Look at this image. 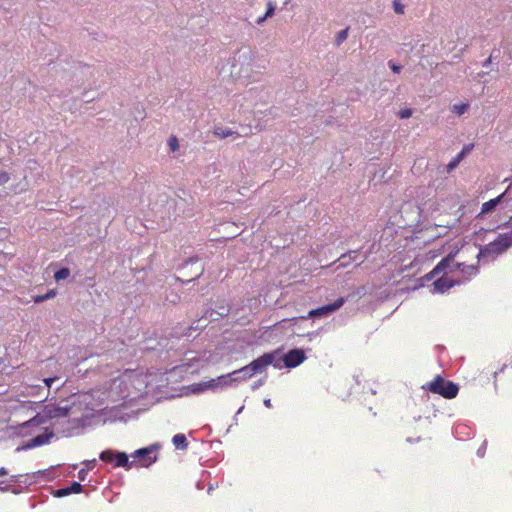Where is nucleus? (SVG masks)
Wrapping results in <instances>:
<instances>
[{
    "label": "nucleus",
    "instance_id": "1",
    "mask_svg": "<svg viewBox=\"0 0 512 512\" xmlns=\"http://www.w3.org/2000/svg\"><path fill=\"white\" fill-rule=\"evenodd\" d=\"M512 245V232L500 234L494 241L480 249L478 260H494Z\"/></svg>",
    "mask_w": 512,
    "mask_h": 512
},
{
    "label": "nucleus",
    "instance_id": "2",
    "mask_svg": "<svg viewBox=\"0 0 512 512\" xmlns=\"http://www.w3.org/2000/svg\"><path fill=\"white\" fill-rule=\"evenodd\" d=\"M423 388H426L429 392L440 395L446 399L455 398L459 392V388L455 383L445 380L440 375L435 376L434 379L427 383Z\"/></svg>",
    "mask_w": 512,
    "mask_h": 512
},
{
    "label": "nucleus",
    "instance_id": "3",
    "mask_svg": "<svg viewBox=\"0 0 512 512\" xmlns=\"http://www.w3.org/2000/svg\"><path fill=\"white\" fill-rule=\"evenodd\" d=\"M277 357V351L265 353L257 359L253 360L249 365H246L240 369H237L232 372V374H237L241 371H249L246 378H251L257 373H261L267 369V367L274 363Z\"/></svg>",
    "mask_w": 512,
    "mask_h": 512
},
{
    "label": "nucleus",
    "instance_id": "4",
    "mask_svg": "<svg viewBox=\"0 0 512 512\" xmlns=\"http://www.w3.org/2000/svg\"><path fill=\"white\" fill-rule=\"evenodd\" d=\"M345 301L346 300H345L344 297H339L333 303H330V304L318 307L316 309L310 310L308 312V314L305 315V316L293 317V318H291L289 320L290 321H296L298 319L306 320L308 318H321V317H325V316H327L329 314H332L335 311L339 310L344 305Z\"/></svg>",
    "mask_w": 512,
    "mask_h": 512
},
{
    "label": "nucleus",
    "instance_id": "5",
    "mask_svg": "<svg viewBox=\"0 0 512 512\" xmlns=\"http://www.w3.org/2000/svg\"><path fill=\"white\" fill-rule=\"evenodd\" d=\"M306 359L305 352L302 349H292L288 351L284 357L283 362L287 368H295L303 363Z\"/></svg>",
    "mask_w": 512,
    "mask_h": 512
},
{
    "label": "nucleus",
    "instance_id": "6",
    "mask_svg": "<svg viewBox=\"0 0 512 512\" xmlns=\"http://www.w3.org/2000/svg\"><path fill=\"white\" fill-rule=\"evenodd\" d=\"M232 373L221 375L217 378H212L205 381L207 390H217L232 385L233 382L237 381V378H232Z\"/></svg>",
    "mask_w": 512,
    "mask_h": 512
},
{
    "label": "nucleus",
    "instance_id": "7",
    "mask_svg": "<svg viewBox=\"0 0 512 512\" xmlns=\"http://www.w3.org/2000/svg\"><path fill=\"white\" fill-rule=\"evenodd\" d=\"M155 450L156 448L154 446L138 449L132 454V456L134 458H139L142 466L148 467L157 459L156 455L153 457L151 456Z\"/></svg>",
    "mask_w": 512,
    "mask_h": 512
},
{
    "label": "nucleus",
    "instance_id": "8",
    "mask_svg": "<svg viewBox=\"0 0 512 512\" xmlns=\"http://www.w3.org/2000/svg\"><path fill=\"white\" fill-rule=\"evenodd\" d=\"M454 260V254L450 253L448 256L443 258L426 276L425 278L428 280L433 279L438 276L440 273L444 272L448 268L451 267V264Z\"/></svg>",
    "mask_w": 512,
    "mask_h": 512
},
{
    "label": "nucleus",
    "instance_id": "9",
    "mask_svg": "<svg viewBox=\"0 0 512 512\" xmlns=\"http://www.w3.org/2000/svg\"><path fill=\"white\" fill-rule=\"evenodd\" d=\"M44 416L48 419L64 418L69 415L70 407L50 406L44 408Z\"/></svg>",
    "mask_w": 512,
    "mask_h": 512
},
{
    "label": "nucleus",
    "instance_id": "10",
    "mask_svg": "<svg viewBox=\"0 0 512 512\" xmlns=\"http://www.w3.org/2000/svg\"><path fill=\"white\" fill-rule=\"evenodd\" d=\"M455 282L447 277H440L433 282L434 291L444 293L454 286Z\"/></svg>",
    "mask_w": 512,
    "mask_h": 512
},
{
    "label": "nucleus",
    "instance_id": "11",
    "mask_svg": "<svg viewBox=\"0 0 512 512\" xmlns=\"http://www.w3.org/2000/svg\"><path fill=\"white\" fill-rule=\"evenodd\" d=\"M459 270L463 273L466 279H469L472 276H475L478 273L477 265H465L464 263L455 264L450 271Z\"/></svg>",
    "mask_w": 512,
    "mask_h": 512
},
{
    "label": "nucleus",
    "instance_id": "12",
    "mask_svg": "<svg viewBox=\"0 0 512 512\" xmlns=\"http://www.w3.org/2000/svg\"><path fill=\"white\" fill-rule=\"evenodd\" d=\"M504 196L505 192L497 196L496 198L490 199L489 201L483 203L481 207V212L478 214V216L492 212L496 208V206L502 201Z\"/></svg>",
    "mask_w": 512,
    "mask_h": 512
},
{
    "label": "nucleus",
    "instance_id": "13",
    "mask_svg": "<svg viewBox=\"0 0 512 512\" xmlns=\"http://www.w3.org/2000/svg\"><path fill=\"white\" fill-rule=\"evenodd\" d=\"M214 135L221 139L227 138L230 136L234 137V138H238L241 136L238 132L233 131L229 128H223V127H216L214 129Z\"/></svg>",
    "mask_w": 512,
    "mask_h": 512
},
{
    "label": "nucleus",
    "instance_id": "14",
    "mask_svg": "<svg viewBox=\"0 0 512 512\" xmlns=\"http://www.w3.org/2000/svg\"><path fill=\"white\" fill-rule=\"evenodd\" d=\"M172 442L177 449L185 450L188 447V442L184 434L174 435Z\"/></svg>",
    "mask_w": 512,
    "mask_h": 512
},
{
    "label": "nucleus",
    "instance_id": "15",
    "mask_svg": "<svg viewBox=\"0 0 512 512\" xmlns=\"http://www.w3.org/2000/svg\"><path fill=\"white\" fill-rule=\"evenodd\" d=\"M114 466L115 467H128L129 468L128 456H127V454L125 452L115 453Z\"/></svg>",
    "mask_w": 512,
    "mask_h": 512
},
{
    "label": "nucleus",
    "instance_id": "16",
    "mask_svg": "<svg viewBox=\"0 0 512 512\" xmlns=\"http://www.w3.org/2000/svg\"><path fill=\"white\" fill-rule=\"evenodd\" d=\"M357 252L356 251H351L347 254H342L338 261L340 262L338 267L337 268H340V267H346L349 265V263L352 261V260H355V258L352 256V254H356Z\"/></svg>",
    "mask_w": 512,
    "mask_h": 512
},
{
    "label": "nucleus",
    "instance_id": "17",
    "mask_svg": "<svg viewBox=\"0 0 512 512\" xmlns=\"http://www.w3.org/2000/svg\"><path fill=\"white\" fill-rule=\"evenodd\" d=\"M187 389L193 394H200L207 391L205 382L193 383L189 385Z\"/></svg>",
    "mask_w": 512,
    "mask_h": 512
},
{
    "label": "nucleus",
    "instance_id": "18",
    "mask_svg": "<svg viewBox=\"0 0 512 512\" xmlns=\"http://www.w3.org/2000/svg\"><path fill=\"white\" fill-rule=\"evenodd\" d=\"M100 459L106 463H114L115 453H113L111 450L102 451L100 454Z\"/></svg>",
    "mask_w": 512,
    "mask_h": 512
},
{
    "label": "nucleus",
    "instance_id": "19",
    "mask_svg": "<svg viewBox=\"0 0 512 512\" xmlns=\"http://www.w3.org/2000/svg\"><path fill=\"white\" fill-rule=\"evenodd\" d=\"M70 276V270L68 268H61L60 270L54 273V278L56 281L65 280Z\"/></svg>",
    "mask_w": 512,
    "mask_h": 512
},
{
    "label": "nucleus",
    "instance_id": "20",
    "mask_svg": "<svg viewBox=\"0 0 512 512\" xmlns=\"http://www.w3.org/2000/svg\"><path fill=\"white\" fill-rule=\"evenodd\" d=\"M468 107H469L468 103L455 104L452 107V111L455 114L460 116V115L464 114L467 111Z\"/></svg>",
    "mask_w": 512,
    "mask_h": 512
},
{
    "label": "nucleus",
    "instance_id": "21",
    "mask_svg": "<svg viewBox=\"0 0 512 512\" xmlns=\"http://www.w3.org/2000/svg\"><path fill=\"white\" fill-rule=\"evenodd\" d=\"M348 30H349L348 28H345L337 33L336 39H335L336 45L339 46L341 43H343L347 39Z\"/></svg>",
    "mask_w": 512,
    "mask_h": 512
},
{
    "label": "nucleus",
    "instance_id": "22",
    "mask_svg": "<svg viewBox=\"0 0 512 512\" xmlns=\"http://www.w3.org/2000/svg\"><path fill=\"white\" fill-rule=\"evenodd\" d=\"M168 146L171 151H176L179 148L178 139L175 136H172L168 140Z\"/></svg>",
    "mask_w": 512,
    "mask_h": 512
},
{
    "label": "nucleus",
    "instance_id": "23",
    "mask_svg": "<svg viewBox=\"0 0 512 512\" xmlns=\"http://www.w3.org/2000/svg\"><path fill=\"white\" fill-rule=\"evenodd\" d=\"M393 8H394V11L399 14V15H402L404 14V5L399 1V0H395L393 2Z\"/></svg>",
    "mask_w": 512,
    "mask_h": 512
},
{
    "label": "nucleus",
    "instance_id": "24",
    "mask_svg": "<svg viewBox=\"0 0 512 512\" xmlns=\"http://www.w3.org/2000/svg\"><path fill=\"white\" fill-rule=\"evenodd\" d=\"M68 491H69V494H72V493H79L82 491V485L78 482H74L72 483V485H70L69 487H67Z\"/></svg>",
    "mask_w": 512,
    "mask_h": 512
},
{
    "label": "nucleus",
    "instance_id": "25",
    "mask_svg": "<svg viewBox=\"0 0 512 512\" xmlns=\"http://www.w3.org/2000/svg\"><path fill=\"white\" fill-rule=\"evenodd\" d=\"M461 162V160L456 156L454 157L447 165V171L448 172H451L452 170H454L458 165L459 163Z\"/></svg>",
    "mask_w": 512,
    "mask_h": 512
},
{
    "label": "nucleus",
    "instance_id": "26",
    "mask_svg": "<svg viewBox=\"0 0 512 512\" xmlns=\"http://www.w3.org/2000/svg\"><path fill=\"white\" fill-rule=\"evenodd\" d=\"M473 145H466L463 149L456 155L460 160H462L467 153H469L472 149Z\"/></svg>",
    "mask_w": 512,
    "mask_h": 512
},
{
    "label": "nucleus",
    "instance_id": "27",
    "mask_svg": "<svg viewBox=\"0 0 512 512\" xmlns=\"http://www.w3.org/2000/svg\"><path fill=\"white\" fill-rule=\"evenodd\" d=\"M412 116V110L409 108L403 109L399 112V117L401 119H408Z\"/></svg>",
    "mask_w": 512,
    "mask_h": 512
},
{
    "label": "nucleus",
    "instance_id": "28",
    "mask_svg": "<svg viewBox=\"0 0 512 512\" xmlns=\"http://www.w3.org/2000/svg\"><path fill=\"white\" fill-rule=\"evenodd\" d=\"M275 11V5L272 2L268 3L267 11L265 13V17H272Z\"/></svg>",
    "mask_w": 512,
    "mask_h": 512
},
{
    "label": "nucleus",
    "instance_id": "29",
    "mask_svg": "<svg viewBox=\"0 0 512 512\" xmlns=\"http://www.w3.org/2000/svg\"><path fill=\"white\" fill-rule=\"evenodd\" d=\"M10 177L7 172L0 171V185L6 184Z\"/></svg>",
    "mask_w": 512,
    "mask_h": 512
},
{
    "label": "nucleus",
    "instance_id": "30",
    "mask_svg": "<svg viewBox=\"0 0 512 512\" xmlns=\"http://www.w3.org/2000/svg\"><path fill=\"white\" fill-rule=\"evenodd\" d=\"M55 495L58 496V497H63V496H67V495H70V494H69V491H68L67 487H65V488L58 489L56 491Z\"/></svg>",
    "mask_w": 512,
    "mask_h": 512
},
{
    "label": "nucleus",
    "instance_id": "31",
    "mask_svg": "<svg viewBox=\"0 0 512 512\" xmlns=\"http://www.w3.org/2000/svg\"><path fill=\"white\" fill-rule=\"evenodd\" d=\"M33 442L35 445H42L44 444L46 441H45V437L43 435H39L37 437H35L33 439Z\"/></svg>",
    "mask_w": 512,
    "mask_h": 512
},
{
    "label": "nucleus",
    "instance_id": "32",
    "mask_svg": "<svg viewBox=\"0 0 512 512\" xmlns=\"http://www.w3.org/2000/svg\"><path fill=\"white\" fill-rule=\"evenodd\" d=\"M57 379V377H50V378H45L43 380V382L45 383V385L50 388L52 383Z\"/></svg>",
    "mask_w": 512,
    "mask_h": 512
},
{
    "label": "nucleus",
    "instance_id": "33",
    "mask_svg": "<svg viewBox=\"0 0 512 512\" xmlns=\"http://www.w3.org/2000/svg\"><path fill=\"white\" fill-rule=\"evenodd\" d=\"M35 303H40L46 300L45 294L44 295H37L33 298Z\"/></svg>",
    "mask_w": 512,
    "mask_h": 512
},
{
    "label": "nucleus",
    "instance_id": "34",
    "mask_svg": "<svg viewBox=\"0 0 512 512\" xmlns=\"http://www.w3.org/2000/svg\"><path fill=\"white\" fill-rule=\"evenodd\" d=\"M390 68H391V69H392V71H393V72H395V73H399V72H400V70H401V67H400V66H398V65H396V64H394V63H391V62H390Z\"/></svg>",
    "mask_w": 512,
    "mask_h": 512
},
{
    "label": "nucleus",
    "instance_id": "35",
    "mask_svg": "<svg viewBox=\"0 0 512 512\" xmlns=\"http://www.w3.org/2000/svg\"><path fill=\"white\" fill-rule=\"evenodd\" d=\"M56 295V292L54 290H50L45 294L46 300L53 298Z\"/></svg>",
    "mask_w": 512,
    "mask_h": 512
},
{
    "label": "nucleus",
    "instance_id": "36",
    "mask_svg": "<svg viewBox=\"0 0 512 512\" xmlns=\"http://www.w3.org/2000/svg\"><path fill=\"white\" fill-rule=\"evenodd\" d=\"M87 475V471L85 469H81L78 473V476L81 480H84Z\"/></svg>",
    "mask_w": 512,
    "mask_h": 512
},
{
    "label": "nucleus",
    "instance_id": "37",
    "mask_svg": "<svg viewBox=\"0 0 512 512\" xmlns=\"http://www.w3.org/2000/svg\"><path fill=\"white\" fill-rule=\"evenodd\" d=\"M264 405H265L267 408H272L271 400H270V399H265V400H264Z\"/></svg>",
    "mask_w": 512,
    "mask_h": 512
},
{
    "label": "nucleus",
    "instance_id": "38",
    "mask_svg": "<svg viewBox=\"0 0 512 512\" xmlns=\"http://www.w3.org/2000/svg\"><path fill=\"white\" fill-rule=\"evenodd\" d=\"M266 19H267V17H265V15H264L263 17L258 18L257 23H258V24H261V23H263Z\"/></svg>",
    "mask_w": 512,
    "mask_h": 512
},
{
    "label": "nucleus",
    "instance_id": "39",
    "mask_svg": "<svg viewBox=\"0 0 512 512\" xmlns=\"http://www.w3.org/2000/svg\"><path fill=\"white\" fill-rule=\"evenodd\" d=\"M249 371H241L238 374H243V379H247L246 376L248 375Z\"/></svg>",
    "mask_w": 512,
    "mask_h": 512
},
{
    "label": "nucleus",
    "instance_id": "40",
    "mask_svg": "<svg viewBox=\"0 0 512 512\" xmlns=\"http://www.w3.org/2000/svg\"><path fill=\"white\" fill-rule=\"evenodd\" d=\"M0 475H2V476L7 475V471H6V469H5V468H1V469H0Z\"/></svg>",
    "mask_w": 512,
    "mask_h": 512
},
{
    "label": "nucleus",
    "instance_id": "41",
    "mask_svg": "<svg viewBox=\"0 0 512 512\" xmlns=\"http://www.w3.org/2000/svg\"><path fill=\"white\" fill-rule=\"evenodd\" d=\"M508 224H509L510 226H512V216L510 217V219H509V221H508Z\"/></svg>",
    "mask_w": 512,
    "mask_h": 512
}]
</instances>
